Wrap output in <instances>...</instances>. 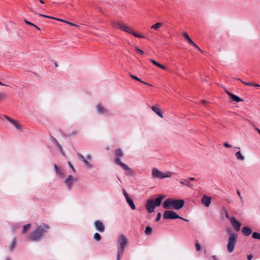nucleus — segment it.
<instances>
[{"mask_svg": "<svg viewBox=\"0 0 260 260\" xmlns=\"http://www.w3.org/2000/svg\"><path fill=\"white\" fill-rule=\"evenodd\" d=\"M112 26L113 27H115L116 28H119V29L122 30L124 31L125 32H128L131 35H132L134 31L133 30V29L131 27H130L129 26H128V25L123 24L119 22H117V21L114 22L112 23Z\"/></svg>", "mask_w": 260, "mask_h": 260, "instance_id": "8", "label": "nucleus"}, {"mask_svg": "<svg viewBox=\"0 0 260 260\" xmlns=\"http://www.w3.org/2000/svg\"><path fill=\"white\" fill-rule=\"evenodd\" d=\"M24 22L27 24H28L29 25H31V26H35V24H33L32 23H31V22H29L28 21V20H27L26 19H24Z\"/></svg>", "mask_w": 260, "mask_h": 260, "instance_id": "43", "label": "nucleus"}, {"mask_svg": "<svg viewBox=\"0 0 260 260\" xmlns=\"http://www.w3.org/2000/svg\"><path fill=\"white\" fill-rule=\"evenodd\" d=\"M252 257H253V255L251 254H250L249 255H248V256H247L248 260H251Z\"/></svg>", "mask_w": 260, "mask_h": 260, "instance_id": "49", "label": "nucleus"}, {"mask_svg": "<svg viewBox=\"0 0 260 260\" xmlns=\"http://www.w3.org/2000/svg\"><path fill=\"white\" fill-rule=\"evenodd\" d=\"M7 94L5 92H0V101L5 100L7 98Z\"/></svg>", "mask_w": 260, "mask_h": 260, "instance_id": "31", "label": "nucleus"}, {"mask_svg": "<svg viewBox=\"0 0 260 260\" xmlns=\"http://www.w3.org/2000/svg\"><path fill=\"white\" fill-rule=\"evenodd\" d=\"M252 237L255 239L260 240V233L258 232H253L252 234Z\"/></svg>", "mask_w": 260, "mask_h": 260, "instance_id": "28", "label": "nucleus"}, {"mask_svg": "<svg viewBox=\"0 0 260 260\" xmlns=\"http://www.w3.org/2000/svg\"><path fill=\"white\" fill-rule=\"evenodd\" d=\"M115 158L114 162L116 165L120 166L125 171H127L126 174L133 176L134 173L133 170L120 160V158L124 156V153L122 149L120 148L117 149L115 152Z\"/></svg>", "mask_w": 260, "mask_h": 260, "instance_id": "2", "label": "nucleus"}, {"mask_svg": "<svg viewBox=\"0 0 260 260\" xmlns=\"http://www.w3.org/2000/svg\"><path fill=\"white\" fill-rule=\"evenodd\" d=\"M211 202V198L207 196L204 195L201 200V203L205 207H208L209 206Z\"/></svg>", "mask_w": 260, "mask_h": 260, "instance_id": "16", "label": "nucleus"}, {"mask_svg": "<svg viewBox=\"0 0 260 260\" xmlns=\"http://www.w3.org/2000/svg\"><path fill=\"white\" fill-rule=\"evenodd\" d=\"M159 67L164 70H167V66H159Z\"/></svg>", "mask_w": 260, "mask_h": 260, "instance_id": "56", "label": "nucleus"}, {"mask_svg": "<svg viewBox=\"0 0 260 260\" xmlns=\"http://www.w3.org/2000/svg\"><path fill=\"white\" fill-rule=\"evenodd\" d=\"M151 61L153 63V64L154 65H155V66H160V65H162V64L157 62L156 60H154V59H151Z\"/></svg>", "mask_w": 260, "mask_h": 260, "instance_id": "38", "label": "nucleus"}, {"mask_svg": "<svg viewBox=\"0 0 260 260\" xmlns=\"http://www.w3.org/2000/svg\"><path fill=\"white\" fill-rule=\"evenodd\" d=\"M151 108L153 112H154L157 115H158L159 116H160L161 118L163 117L162 112H161L160 110L157 106H151Z\"/></svg>", "mask_w": 260, "mask_h": 260, "instance_id": "19", "label": "nucleus"}, {"mask_svg": "<svg viewBox=\"0 0 260 260\" xmlns=\"http://www.w3.org/2000/svg\"><path fill=\"white\" fill-rule=\"evenodd\" d=\"M161 214L160 212H158L157 214L156 218L155 219V221H158L161 218Z\"/></svg>", "mask_w": 260, "mask_h": 260, "instance_id": "41", "label": "nucleus"}, {"mask_svg": "<svg viewBox=\"0 0 260 260\" xmlns=\"http://www.w3.org/2000/svg\"><path fill=\"white\" fill-rule=\"evenodd\" d=\"M117 252L116 260H120L124 252V249L128 243L127 238L123 234H121L117 239Z\"/></svg>", "mask_w": 260, "mask_h": 260, "instance_id": "4", "label": "nucleus"}, {"mask_svg": "<svg viewBox=\"0 0 260 260\" xmlns=\"http://www.w3.org/2000/svg\"><path fill=\"white\" fill-rule=\"evenodd\" d=\"M87 159H89V160H90L91 159V156L90 155H87L86 156Z\"/></svg>", "mask_w": 260, "mask_h": 260, "instance_id": "53", "label": "nucleus"}, {"mask_svg": "<svg viewBox=\"0 0 260 260\" xmlns=\"http://www.w3.org/2000/svg\"><path fill=\"white\" fill-rule=\"evenodd\" d=\"M223 145L226 148H231L232 147L231 145L229 144L227 142L224 143Z\"/></svg>", "mask_w": 260, "mask_h": 260, "instance_id": "45", "label": "nucleus"}, {"mask_svg": "<svg viewBox=\"0 0 260 260\" xmlns=\"http://www.w3.org/2000/svg\"><path fill=\"white\" fill-rule=\"evenodd\" d=\"M195 246H196V248L197 251H200L201 250V245L199 244V242H197L196 243Z\"/></svg>", "mask_w": 260, "mask_h": 260, "instance_id": "36", "label": "nucleus"}, {"mask_svg": "<svg viewBox=\"0 0 260 260\" xmlns=\"http://www.w3.org/2000/svg\"><path fill=\"white\" fill-rule=\"evenodd\" d=\"M163 25V23L161 22H157L155 24L152 25L151 26V28L154 29L155 30H158L160 27Z\"/></svg>", "mask_w": 260, "mask_h": 260, "instance_id": "25", "label": "nucleus"}, {"mask_svg": "<svg viewBox=\"0 0 260 260\" xmlns=\"http://www.w3.org/2000/svg\"><path fill=\"white\" fill-rule=\"evenodd\" d=\"M134 36L137 37L138 38H144V37L141 35H139L136 33L135 31H134L133 34H132Z\"/></svg>", "mask_w": 260, "mask_h": 260, "instance_id": "37", "label": "nucleus"}, {"mask_svg": "<svg viewBox=\"0 0 260 260\" xmlns=\"http://www.w3.org/2000/svg\"><path fill=\"white\" fill-rule=\"evenodd\" d=\"M54 167L55 170V172L57 175L61 177H63L64 176L63 173L61 171L60 169L58 167V166L56 165H54Z\"/></svg>", "mask_w": 260, "mask_h": 260, "instance_id": "24", "label": "nucleus"}, {"mask_svg": "<svg viewBox=\"0 0 260 260\" xmlns=\"http://www.w3.org/2000/svg\"><path fill=\"white\" fill-rule=\"evenodd\" d=\"M184 201L182 199L175 200L171 198L167 199L162 203L165 209H174L179 210L182 208L184 205Z\"/></svg>", "mask_w": 260, "mask_h": 260, "instance_id": "3", "label": "nucleus"}, {"mask_svg": "<svg viewBox=\"0 0 260 260\" xmlns=\"http://www.w3.org/2000/svg\"><path fill=\"white\" fill-rule=\"evenodd\" d=\"M0 85H2V86H8V85H5L4 84H3L2 82L0 81Z\"/></svg>", "mask_w": 260, "mask_h": 260, "instance_id": "61", "label": "nucleus"}, {"mask_svg": "<svg viewBox=\"0 0 260 260\" xmlns=\"http://www.w3.org/2000/svg\"><path fill=\"white\" fill-rule=\"evenodd\" d=\"M180 183L182 184L186 185L187 187H189L190 188H193V185L188 181V180H185L184 179H181L180 181Z\"/></svg>", "mask_w": 260, "mask_h": 260, "instance_id": "20", "label": "nucleus"}, {"mask_svg": "<svg viewBox=\"0 0 260 260\" xmlns=\"http://www.w3.org/2000/svg\"><path fill=\"white\" fill-rule=\"evenodd\" d=\"M252 86L256 87H259L260 85L258 84H257L256 83H252Z\"/></svg>", "mask_w": 260, "mask_h": 260, "instance_id": "48", "label": "nucleus"}, {"mask_svg": "<svg viewBox=\"0 0 260 260\" xmlns=\"http://www.w3.org/2000/svg\"><path fill=\"white\" fill-rule=\"evenodd\" d=\"M237 194L239 196L241 201V202H243V197H242V196L241 194L240 191L239 190L237 189Z\"/></svg>", "mask_w": 260, "mask_h": 260, "instance_id": "39", "label": "nucleus"}, {"mask_svg": "<svg viewBox=\"0 0 260 260\" xmlns=\"http://www.w3.org/2000/svg\"><path fill=\"white\" fill-rule=\"evenodd\" d=\"M225 93L232 99V100L233 101L236 102H243L244 101V100L243 99H241L238 96L234 94L233 93L230 92L228 90L226 89H225Z\"/></svg>", "mask_w": 260, "mask_h": 260, "instance_id": "15", "label": "nucleus"}, {"mask_svg": "<svg viewBox=\"0 0 260 260\" xmlns=\"http://www.w3.org/2000/svg\"><path fill=\"white\" fill-rule=\"evenodd\" d=\"M83 162L88 168L91 169L92 168V165L90 164L87 160L85 159Z\"/></svg>", "mask_w": 260, "mask_h": 260, "instance_id": "35", "label": "nucleus"}, {"mask_svg": "<svg viewBox=\"0 0 260 260\" xmlns=\"http://www.w3.org/2000/svg\"><path fill=\"white\" fill-rule=\"evenodd\" d=\"M152 229L150 226H147L145 229V233L147 235H149L152 233Z\"/></svg>", "mask_w": 260, "mask_h": 260, "instance_id": "29", "label": "nucleus"}, {"mask_svg": "<svg viewBox=\"0 0 260 260\" xmlns=\"http://www.w3.org/2000/svg\"><path fill=\"white\" fill-rule=\"evenodd\" d=\"M155 207V205L153 203V200L152 199L147 200L145 207L146 209L147 210V211L149 213H151L154 211V209Z\"/></svg>", "mask_w": 260, "mask_h": 260, "instance_id": "11", "label": "nucleus"}, {"mask_svg": "<svg viewBox=\"0 0 260 260\" xmlns=\"http://www.w3.org/2000/svg\"><path fill=\"white\" fill-rule=\"evenodd\" d=\"M189 45L193 46L194 47L197 48L199 51L202 52L201 49L193 41H192Z\"/></svg>", "mask_w": 260, "mask_h": 260, "instance_id": "34", "label": "nucleus"}, {"mask_svg": "<svg viewBox=\"0 0 260 260\" xmlns=\"http://www.w3.org/2000/svg\"><path fill=\"white\" fill-rule=\"evenodd\" d=\"M56 142L57 143V145L58 146L60 151H61V153H62L63 155H64V152H63L62 151V146L59 144V143L56 140Z\"/></svg>", "mask_w": 260, "mask_h": 260, "instance_id": "44", "label": "nucleus"}, {"mask_svg": "<svg viewBox=\"0 0 260 260\" xmlns=\"http://www.w3.org/2000/svg\"><path fill=\"white\" fill-rule=\"evenodd\" d=\"M223 210L224 211L225 216L226 218H227L230 221V219H231V218H233V217L230 216L227 210L224 207L223 208Z\"/></svg>", "mask_w": 260, "mask_h": 260, "instance_id": "33", "label": "nucleus"}, {"mask_svg": "<svg viewBox=\"0 0 260 260\" xmlns=\"http://www.w3.org/2000/svg\"><path fill=\"white\" fill-rule=\"evenodd\" d=\"M242 83L244 84L245 85H248V86H252V82H246L242 81Z\"/></svg>", "mask_w": 260, "mask_h": 260, "instance_id": "46", "label": "nucleus"}, {"mask_svg": "<svg viewBox=\"0 0 260 260\" xmlns=\"http://www.w3.org/2000/svg\"><path fill=\"white\" fill-rule=\"evenodd\" d=\"M68 24H69L70 25H73V26H77L76 24L73 23H71V22H68L67 21H66V22Z\"/></svg>", "mask_w": 260, "mask_h": 260, "instance_id": "52", "label": "nucleus"}, {"mask_svg": "<svg viewBox=\"0 0 260 260\" xmlns=\"http://www.w3.org/2000/svg\"><path fill=\"white\" fill-rule=\"evenodd\" d=\"M226 232L228 234H230V236L228 240L227 251L229 253H232L233 252L235 245L237 242L238 235L236 233H231V230L230 229H226Z\"/></svg>", "mask_w": 260, "mask_h": 260, "instance_id": "5", "label": "nucleus"}, {"mask_svg": "<svg viewBox=\"0 0 260 260\" xmlns=\"http://www.w3.org/2000/svg\"><path fill=\"white\" fill-rule=\"evenodd\" d=\"M235 156L238 160L241 161L245 160V157L242 154L240 151H239L235 153Z\"/></svg>", "mask_w": 260, "mask_h": 260, "instance_id": "22", "label": "nucleus"}, {"mask_svg": "<svg viewBox=\"0 0 260 260\" xmlns=\"http://www.w3.org/2000/svg\"><path fill=\"white\" fill-rule=\"evenodd\" d=\"M93 238L97 241H99L101 240V235L98 233H96L94 234Z\"/></svg>", "mask_w": 260, "mask_h": 260, "instance_id": "30", "label": "nucleus"}, {"mask_svg": "<svg viewBox=\"0 0 260 260\" xmlns=\"http://www.w3.org/2000/svg\"><path fill=\"white\" fill-rule=\"evenodd\" d=\"M140 82L143 83V84H146V85H148L149 86H151L150 84H149L148 83H146V82H145L144 81H142V82Z\"/></svg>", "mask_w": 260, "mask_h": 260, "instance_id": "57", "label": "nucleus"}, {"mask_svg": "<svg viewBox=\"0 0 260 260\" xmlns=\"http://www.w3.org/2000/svg\"><path fill=\"white\" fill-rule=\"evenodd\" d=\"M242 234L245 236H249L252 233L251 228L247 226H244L241 230Z\"/></svg>", "mask_w": 260, "mask_h": 260, "instance_id": "18", "label": "nucleus"}, {"mask_svg": "<svg viewBox=\"0 0 260 260\" xmlns=\"http://www.w3.org/2000/svg\"><path fill=\"white\" fill-rule=\"evenodd\" d=\"M230 222L236 231L239 232L240 230L242 224L240 221H238L235 217H233L230 219Z\"/></svg>", "mask_w": 260, "mask_h": 260, "instance_id": "12", "label": "nucleus"}, {"mask_svg": "<svg viewBox=\"0 0 260 260\" xmlns=\"http://www.w3.org/2000/svg\"><path fill=\"white\" fill-rule=\"evenodd\" d=\"M16 238L14 237L12 239V241L11 244L9 246V250L10 251H12L14 250V248L16 246Z\"/></svg>", "mask_w": 260, "mask_h": 260, "instance_id": "23", "label": "nucleus"}, {"mask_svg": "<svg viewBox=\"0 0 260 260\" xmlns=\"http://www.w3.org/2000/svg\"><path fill=\"white\" fill-rule=\"evenodd\" d=\"M163 218L165 219H181L184 221H188L187 219L180 216L175 212L172 210H167L165 211L163 214Z\"/></svg>", "mask_w": 260, "mask_h": 260, "instance_id": "7", "label": "nucleus"}, {"mask_svg": "<svg viewBox=\"0 0 260 260\" xmlns=\"http://www.w3.org/2000/svg\"><path fill=\"white\" fill-rule=\"evenodd\" d=\"M201 103H202V104H206V103H207V101H205V100H203V101H202Z\"/></svg>", "mask_w": 260, "mask_h": 260, "instance_id": "59", "label": "nucleus"}, {"mask_svg": "<svg viewBox=\"0 0 260 260\" xmlns=\"http://www.w3.org/2000/svg\"><path fill=\"white\" fill-rule=\"evenodd\" d=\"M77 180L75 177H74L72 175H70L68 176V178L66 179L64 182L67 186L68 188L70 190L72 189L74 183L77 182Z\"/></svg>", "mask_w": 260, "mask_h": 260, "instance_id": "9", "label": "nucleus"}, {"mask_svg": "<svg viewBox=\"0 0 260 260\" xmlns=\"http://www.w3.org/2000/svg\"><path fill=\"white\" fill-rule=\"evenodd\" d=\"M49 225L48 224L43 223L37 227V228L34 231L28 238V240L33 242H37L41 240L43 235L47 232L46 229H49Z\"/></svg>", "mask_w": 260, "mask_h": 260, "instance_id": "1", "label": "nucleus"}, {"mask_svg": "<svg viewBox=\"0 0 260 260\" xmlns=\"http://www.w3.org/2000/svg\"><path fill=\"white\" fill-rule=\"evenodd\" d=\"M31 224L30 223H28V224H27L26 225H24L23 226V229H22V233H25V232H26L27 231H28V230H30V228H31Z\"/></svg>", "mask_w": 260, "mask_h": 260, "instance_id": "27", "label": "nucleus"}, {"mask_svg": "<svg viewBox=\"0 0 260 260\" xmlns=\"http://www.w3.org/2000/svg\"><path fill=\"white\" fill-rule=\"evenodd\" d=\"M77 156H78V157L79 158V159L83 161H84V160L85 159L84 157L81 154L78 153Z\"/></svg>", "mask_w": 260, "mask_h": 260, "instance_id": "40", "label": "nucleus"}, {"mask_svg": "<svg viewBox=\"0 0 260 260\" xmlns=\"http://www.w3.org/2000/svg\"><path fill=\"white\" fill-rule=\"evenodd\" d=\"M129 76L133 79L136 80L139 82H142V80L139 78L138 77L132 74L131 73H129Z\"/></svg>", "mask_w": 260, "mask_h": 260, "instance_id": "32", "label": "nucleus"}, {"mask_svg": "<svg viewBox=\"0 0 260 260\" xmlns=\"http://www.w3.org/2000/svg\"><path fill=\"white\" fill-rule=\"evenodd\" d=\"M136 49H137V51L139 53L141 54L143 53V51L142 50H141L140 49H138V48H137Z\"/></svg>", "mask_w": 260, "mask_h": 260, "instance_id": "50", "label": "nucleus"}, {"mask_svg": "<svg viewBox=\"0 0 260 260\" xmlns=\"http://www.w3.org/2000/svg\"><path fill=\"white\" fill-rule=\"evenodd\" d=\"M39 15L40 16H42V17H45V18H49V16L46 15H44V14H39Z\"/></svg>", "mask_w": 260, "mask_h": 260, "instance_id": "51", "label": "nucleus"}, {"mask_svg": "<svg viewBox=\"0 0 260 260\" xmlns=\"http://www.w3.org/2000/svg\"><path fill=\"white\" fill-rule=\"evenodd\" d=\"M212 258H213L214 260H216V255H213V256H212Z\"/></svg>", "mask_w": 260, "mask_h": 260, "instance_id": "63", "label": "nucleus"}, {"mask_svg": "<svg viewBox=\"0 0 260 260\" xmlns=\"http://www.w3.org/2000/svg\"><path fill=\"white\" fill-rule=\"evenodd\" d=\"M188 180L190 181H194L196 179L194 177H189Z\"/></svg>", "mask_w": 260, "mask_h": 260, "instance_id": "55", "label": "nucleus"}, {"mask_svg": "<svg viewBox=\"0 0 260 260\" xmlns=\"http://www.w3.org/2000/svg\"><path fill=\"white\" fill-rule=\"evenodd\" d=\"M165 196L162 194H159L157 198L153 200V203L156 207H158L161 205L162 200L165 198Z\"/></svg>", "mask_w": 260, "mask_h": 260, "instance_id": "17", "label": "nucleus"}, {"mask_svg": "<svg viewBox=\"0 0 260 260\" xmlns=\"http://www.w3.org/2000/svg\"><path fill=\"white\" fill-rule=\"evenodd\" d=\"M56 20H58V21H61V22H66V20H62V19H59V18H57Z\"/></svg>", "mask_w": 260, "mask_h": 260, "instance_id": "54", "label": "nucleus"}, {"mask_svg": "<svg viewBox=\"0 0 260 260\" xmlns=\"http://www.w3.org/2000/svg\"><path fill=\"white\" fill-rule=\"evenodd\" d=\"M123 194L125 198V199H127V198H129L128 196V193L126 192L125 189H123Z\"/></svg>", "mask_w": 260, "mask_h": 260, "instance_id": "42", "label": "nucleus"}, {"mask_svg": "<svg viewBox=\"0 0 260 260\" xmlns=\"http://www.w3.org/2000/svg\"><path fill=\"white\" fill-rule=\"evenodd\" d=\"M126 202L127 203V204L129 205V206L132 208V209L135 210L136 209L135 205L133 200L131 198H128L127 199H126Z\"/></svg>", "mask_w": 260, "mask_h": 260, "instance_id": "21", "label": "nucleus"}, {"mask_svg": "<svg viewBox=\"0 0 260 260\" xmlns=\"http://www.w3.org/2000/svg\"><path fill=\"white\" fill-rule=\"evenodd\" d=\"M34 26L35 27H36L37 29H38L39 30H41V29H40L39 27H38L37 26H36V25H35V26Z\"/></svg>", "mask_w": 260, "mask_h": 260, "instance_id": "62", "label": "nucleus"}, {"mask_svg": "<svg viewBox=\"0 0 260 260\" xmlns=\"http://www.w3.org/2000/svg\"><path fill=\"white\" fill-rule=\"evenodd\" d=\"M39 2H40V3L41 4H44V2L43 1V0H40V1H39Z\"/></svg>", "mask_w": 260, "mask_h": 260, "instance_id": "64", "label": "nucleus"}, {"mask_svg": "<svg viewBox=\"0 0 260 260\" xmlns=\"http://www.w3.org/2000/svg\"><path fill=\"white\" fill-rule=\"evenodd\" d=\"M152 175L154 178L164 179L171 177L172 176V173L168 171L164 173L157 168H153L152 170Z\"/></svg>", "mask_w": 260, "mask_h": 260, "instance_id": "6", "label": "nucleus"}, {"mask_svg": "<svg viewBox=\"0 0 260 260\" xmlns=\"http://www.w3.org/2000/svg\"><path fill=\"white\" fill-rule=\"evenodd\" d=\"M4 117L9 121L12 124H13L18 131L22 132V128L21 126L18 123V122L9 116L5 115Z\"/></svg>", "mask_w": 260, "mask_h": 260, "instance_id": "13", "label": "nucleus"}, {"mask_svg": "<svg viewBox=\"0 0 260 260\" xmlns=\"http://www.w3.org/2000/svg\"><path fill=\"white\" fill-rule=\"evenodd\" d=\"M255 131H256V132H257L258 133V134H259V135H260V129H259L258 128L256 127V128H255Z\"/></svg>", "mask_w": 260, "mask_h": 260, "instance_id": "58", "label": "nucleus"}, {"mask_svg": "<svg viewBox=\"0 0 260 260\" xmlns=\"http://www.w3.org/2000/svg\"><path fill=\"white\" fill-rule=\"evenodd\" d=\"M49 18L52 19H54V20H56V19H57L56 18H55V17H52V16H49Z\"/></svg>", "mask_w": 260, "mask_h": 260, "instance_id": "60", "label": "nucleus"}, {"mask_svg": "<svg viewBox=\"0 0 260 260\" xmlns=\"http://www.w3.org/2000/svg\"><path fill=\"white\" fill-rule=\"evenodd\" d=\"M99 114L108 116L111 115L110 112L107 109L104 107L101 104H99L96 107Z\"/></svg>", "mask_w": 260, "mask_h": 260, "instance_id": "10", "label": "nucleus"}, {"mask_svg": "<svg viewBox=\"0 0 260 260\" xmlns=\"http://www.w3.org/2000/svg\"><path fill=\"white\" fill-rule=\"evenodd\" d=\"M95 228L100 233H103L105 231V226L101 220H95L94 223Z\"/></svg>", "mask_w": 260, "mask_h": 260, "instance_id": "14", "label": "nucleus"}, {"mask_svg": "<svg viewBox=\"0 0 260 260\" xmlns=\"http://www.w3.org/2000/svg\"><path fill=\"white\" fill-rule=\"evenodd\" d=\"M182 35H183V37L188 42V44H190L193 41L186 32H183Z\"/></svg>", "mask_w": 260, "mask_h": 260, "instance_id": "26", "label": "nucleus"}, {"mask_svg": "<svg viewBox=\"0 0 260 260\" xmlns=\"http://www.w3.org/2000/svg\"><path fill=\"white\" fill-rule=\"evenodd\" d=\"M68 164H69V166L70 167V168L72 169V170L73 171V172H75V169H74V167L73 166V165L71 164V162L68 161Z\"/></svg>", "mask_w": 260, "mask_h": 260, "instance_id": "47", "label": "nucleus"}]
</instances>
